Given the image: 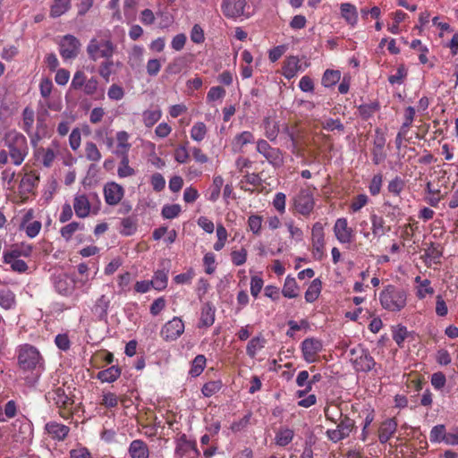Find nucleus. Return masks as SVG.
Instances as JSON below:
<instances>
[{"label": "nucleus", "mask_w": 458, "mask_h": 458, "mask_svg": "<svg viewBox=\"0 0 458 458\" xmlns=\"http://www.w3.org/2000/svg\"><path fill=\"white\" fill-rule=\"evenodd\" d=\"M86 80L87 77L84 72L77 71L73 75V78L70 85V89L75 90L81 89L85 84Z\"/></svg>", "instance_id": "nucleus-56"}, {"label": "nucleus", "mask_w": 458, "mask_h": 458, "mask_svg": "<svg viewBox=\"0 0 458 458\" xmlns=\"http://www.w3.org/2000/svg\"><path fill=\"white\" fill-rule=\"evenodd\" d=\"M124 195L123 188L116 182H107L104 186V196L106 204L115 206L121 202Z\"/></svg>", "instance_id": "nucleus-11"}, {"label": "nucleus", "mask_w": 458, "mask_h": 458, "mask_svg": "<svg viewBox=\"0 0 458 458\" xmlns=\"http://www.w3.org/2000/svg\"><path fill=\"white\" fill-rule=\"evenodd\" d=\"M324 244L323 226L320 223H316L312 227V245L314 251L322 255Z\"/></svg>", "instance_id": "nucleus-23"}, {"label": "nucleus", "mask_w": 458, "mask_h": 458, "mask_svg": "<svg viewBox=\"0 0 458 458\" xmlns=\"http://www.w3.org/2000/svg\"><path fill=\"white\" fill-rule=\"evenodd\" d=\"M183 332L184 324L182 320L178 317H174L163 326L160 335L165 341L171 342L175 341Z\"/></svg>", "instance_id": "nucleus-6"}, {"label": "nucleus", "mask_w": 458, "mask_h": 458, "mask_svg": "<svg viewBox=\"0 0 458 458\" xmlns=\"http://www.w3.org/2000/svg\"><path fill=\"white\" fill-rule=\"evenodd\" d=\"M122 228L120 233L123 235L129 236L133 234L137 230V219L133 216H128L122 220Z\"/></svg>", "instance_id": "nucleus-37"}, {"label": "nucleus", "mask_w": 458, "mask_h": 458, "mask_svg": "<svg viewBox=\"0 0 458 458\" xmlns=\"http://www.w3.org/2000/svg\"><path fill=\"white\" fill-rule=\"evenodd\" d=\"M445 427L443 424L434 426L429 434V439L432 443L444 442L445 437Z\"/></svg>", "instance_id": "nucleus-43"}, {"label": "nucleus", "mask_w": 458, "mask_h": 458, "mask_svg": "<svg viewBox=\"0 0 458 458\" xmlns=\"http://www.w3.org/2000/svg\"><path fill=\"white\" fill-rule=\"evenodd\" d=\"M298 285L295 278L287 276L284 280L282 293L284 297L293 299L298 296L297 293Z\"/></svg>", "instance_id": "nucleus-32"}, {"label": "nucleus", "mask_w": 458, "mask_h": 458, "mask_svg": "<svg viewBox=\"0 0 458 458\" xmlns=\"http://www.w3.org/2000/svg\"><path fill=\"white\" fill-rule=\"evenodd\" d=\"M322 283L318 278L314 279L305 293V300L307 302H314L321 293Z\"/></svg>", "instance_id": "nucleus-28"}, {"label": "nucleus", "mask_w": 458, "mask_h": 458, "mask_svg": "<svg viewBox=\"0 0 458 458\" xmlns=\"http://www.w3.org/2000/svg\"><path fill=\"white\" fill-rule=\"evenodd\" d=\"M216 308L211 302H206L201 308L199 327H209L215 322Z\"/></svg>", "instance_id": "nucleus-20"}, {"label": "nucleus", "mask_w": 458, "mask_h": 458, "mask_svg": "<svg viewBox=\"0 0 458 458\" xmlns=\"http://www.w3.org/2000/svg\"><path fill=\"white\" fill-rule=\"evenodd\" d=\"M404 186V181L401 177L395 176L393 180L389 182L387 185V190L390 193L394 194V196H399L400 193L403 191Z\"/></svg>", "instance_id": "nucleus-50"}, {"label": "nucleus", "mask_w": 458, "mask_h": 458, "mask_svg": "<svg viewBox=\"0 0 458 458\" xmlns=\"http://www.w3.org/2000/svg\"><path fill=\"white\" fill-rule=\"evenodd\" d=\"M407 76V70L405 69L404 65H400L397 69V72L395 74L389 76L388 81L394 85V84H402L403 82V79Z\"/></svg>", "instance_id": "nucleus-62"}, {"label": "nucleus", "mask_w": 458, "mask_h": 458, "mask_svg": "<svg viewBox=\"0 0 458 458\" xmlns=\"http://www.w3.org/2000/svg\"><path fill=\"white\" fill-rule=\"evenodd\" d=\"M81 46L76 37L71 34L65 35L59 43L60 55L64 60L74 59L80 53Z\"/></svg>", "instance_id": "nucleus-5"}, {"label": "nucleus", "mask_w": 458, "mask_h": 458, "mask_svg": "<svg viewBox=\"0 0 458 458\" xmlns=\"http://www.w3.org/2000/svg\"><path fill=\"white\" fill-rule=\"evenodd\" d=\"M83 225L79 222H72L61 228L60 233L66 241H70L77 230H82Z\"/></svg>", "instance_id": "nucleus-42"}, {"label": "nucleus", "mask_w": 458, "mask_h": 458, "mask_svg": "<svg viewBox=\"0 0 458 458\" xmlns=\"http://www.w3.org/2000/svg\"><path fill=\"white\" fill-rule=\"evenodd\" d=\"M442 249L439 244H435L431 242L429 246L425 250L424 258L426 264L428 263V259L433 261L435 264H438L439 259L442 257Z\"/></svg>", "instance_id": "nucleus-29"}, {"label": "nucleus", "mask_w": 458, "mask_h": 458, "mask_svg": "<svg viewBox=\"0 0 458 458\" xmlns=\"http://www.w3.org/2000/svg\"><path fill=\"white\" fill-rule=\"evenodd\" d=\"M32 246L30 244L21 243L14 244L10 250L4 252V261H10V259L20 257H30L32 253Z\"/></svg>", "instance_id": "nucleus-18"}, {"label": "nucleus", "mask_w": 458, "mask_h": 458, "mask_svg": "<svg viewBox=\"0 0 458 458\" xmlns=\"http://www.w3.org/2000/svg\"><path fill=\"white\" fill-rule=\"evenodd\" d=\"M75 282L65 274H60L54 277V285L60 294L69 295L74 289Z\"/></svg>", "instance_id": "nucleus-17"}, {"label": "nucleus", "mask_w": 458, "mask_h": 458, "mask_svg": "<svg viewBox=\"0 0 458 458\" xmlns=\"http://www.w3.org/2000/svg\"><path fill=\"white\" fill-rule=\"evenodd\" d=\"M206 362L207 359L204 355H197L191 361V367L189 371V374L193 377L199 376L206 367Z\"/></svg>", "instance_id": "nucleus-33"}, {"label": "nucleus", "mask_w": 458, "mask_h": 458, "mask_svg": "<svg viewBox=\"0 0 458 458\" xmlns=\"http://www.w3.org/2000/svg\"><path fill=\"white\" fill-rule=\"evenodd\" d=\"M397 423L394 419H388L385 420L378 430V439L381 443H386L393 434L395 432Z\"/></svg>", "instance_id": "nucleus-22"}, {"label": "nucleus", "mask_w": 458, "mask_h": 458, "mask_svg": "<svg viewBox=\"0 0 458 458\" xmlns=\"http://www.w3.org/2000/svg\"><path fill=\"white\" fill-rule=\"evenodd\" d=\"M224 184V179L222 176L217 175L213 178V183L211 186L210 195L208 199L215 202L217 200L220 195L221 188Z\"/></svg>", "instance_id": "nucleus-45"}, {"label": "nucleus", "mask_w": 458, "mask_h": 458, "mask_svg": "<svg viewBox=\"0 0 458 458\" xmlns=\"http://www.w3.org/2000/svg\"><path fill=\"white\" fill-rule=\"evenodd\" d=\"M248 225L250 230L256 235H259L262 226V216L259 215H251L248 218Z\"/></svg>", "instance_id": "nucleus-55"}, {"label": "nucleus", "mask_w": 458, "mask_h": 458, "mask_svg": "<svg viewBox=\"0 0 458 458\" xmlns=\"http://www.w3.org/2000/svg\"><path fill=\"white\" fill-rule=\"evenodd\" d=\"M264 128L266 131V136L270 140H275L279 132V125L275 120L266 118L264 120Z\"/></svg>", "instance_id": "nucleus-41"}, {"label": "nucleus", "mask_w": 458, "mask_h": 458, "mask_svg": "<svg viewBox=\"0 0 458 458\" xmlns=\"http://www.w3.org/2000/svg\"><path fill=\"white\" fill-rule=\"evenodd\" d=\"M75 215L80 218L87 217L91 210L89 198L86 194H77L73 199Z\"/></svg>", "instance_id": "nucleus-16"}, {"label": "nucleus", "mask_w": 458, "mask_h": 458, "mask_svg": "<svg viewBox=\"0 0 458 458\" xmlns=\"http://www.w3.org/2000/svg\"><path fill=\"white\" fill-rule=\"evenodd\" d=\"M314 199L310 190H301L294 198V207L297 212L308 216L314 208Z\"/></svg>", "instance_id": "nucleus-10"}, {"label": "nucleus", "mask_w": 458, "mask_h": 458, "mask_svg": "<svg viewBox=\"0 0 458 458\" xmlns=\"http://www.w3.org/2000/svg\"><path fill=\"white\" fill-rule=\"evenodd\" d=\"M265 339L259 335L253 337L247 344L246 352L250 358H254L257 352L264 347Z\"/></svg>", "instance_id": "nucleus-36"}, {"label": "nucleus", "mask_w": 458, "mask_h": 458, "mask_svg": "<svg viewBox=\"0 0 458 458\" xmlns=\"http://www.w3.org/2000/svg\"><path fill=\"white\" fill-rule=\"evenodd\" d=\"M167 280V272L164 270H157L150 282L153 288L161 291L166 287Z\"/></svg>", "instance_id": "nucleus-38"}, {"label": "nucleus", "mask_w": 458, "mask_h": 458, "mask_svg": "<svg viewBox=\"0 0 458 458\" xmlns=\"http://www.w3.org/2000/svg\"><path fill=\"white\" fill-rule=\"evenodd\" d=\"M336 239L342 243H349L352 240V229L348 227L346 218H338L334 226Z\"/></svg>", "instance_id": "nucleus-15"}, {"label": "nucleus", "mask_w": 458, "mask_h": 458, "mask_svg": "<svg viewBox=\"0 0 458 458\" xmlns=\"http://www.w3.org/2000/svg\"><path fill=\"white\" fill-rule=\"evenodd\" d=\"M254 140V137L250 131H242L240 134H237L233 141V148L235 151H239L242 148L248 144L251 143Z\"/></svg>", "instance_id": "nucleus-34"}, {"label": "nucleus", "mask_w": 458, "mask_h": 458, "mask_svg": "<svg viewBox=\"0 0 458 458\" xmlns=\"http://www.w3.org/2000/svg\"><path fill=\"white\" fill-rule=\"evenodd\" d=\"M46 123L44 118L38 117L37 131L31 136L32 144L36 145L44 136H46Z\"/></svg>", "instance_id": "nucleus-54"}, {"label": "nucleus", "mask_w": 458, "mask_h": 458, "mask_svg": "<svg viewBox=\"0 0 458 458\" xmlns=\"http://www.w3.org/2000/svg\"><path fill=\"white\" fill-rule=\"evenodd\" d=\"M353 363L355 369L362 372H369L377 365L374 358L366 349L360 350V354L355 358Z\"/></svg>", "instance_id": "nucleus-14"}, {"label": "nucleus", "mask_w": 458, "mask_h": 458, "mask_svg": "<svg viewBox=\"0 0 458 458\" xmlns=\"http://www.w3.org/2000/svg\"><path fill=\"white\" fill-rule=\"evenodd\" d=\"M121 375V369L117 366H111L110 368L101 370L98 373V378L102 382L112 383L115 381Z\"/></svg>", "instance_id": "nucleus-26"}, {"label": "nucleus", "mask_w": 458, "mask_h": 458, "mask_svg": "<svg viewBox=\"0 0 458 458\" xmlns=\"http://www.w3.org/2000/svg\"><path fill=\"white\" fill-rule=\"evenodd\" d=\"M161 111L159 109L147 110L143 113V122L147 127L153 126L160 118Z\"/></svg>", "instance_id": "nucleus-48"}, {"label": "nucleus", "mask_w": 458, "mask_h": 458, "mask_svg": "<svg viewBox=\"0 0 458 458\" xmlns=\"http://www.w3.org/2000/svg\"><path fill=\"white\" fill-rule=\"evenodd\" d=\"M15 305V295L11 290L0 291V306L5 310H10Z\"/></svg>", "instance_id": "nucleus-40"}, {"label": "nucleus", "mask_w": 458, "mask_h": 458, "mask_svg": "<svg viewBox=\"0 0 458 458\" xmlns=\"http://www.w3.org/2000/svg\"><path fill=\"white\" fill-rule=\"evenodd\" d=\"M129 454L131 458H148V448L142 440H133L129 447Z\"/></svg>", "instance_id": "nucleus-24"}, {"label": "nucleus", "mask_w": 458, "mask_h": 458, "mask_svg": "<svg viewBox=\"0 0 458 458\" xmlns=\"http://www.w3.org/2000/svg\"><path fill=\"white\" fill-rule=\"evenodd\" d=\"M83 92L88 96H93L98 93V81L96 77H91L86 80L83 86Z\"/></svg>", "instance_id": "nucleus-59"}, {"label": "nucleus", "mask_w": 458, "mask_h": 458, "mask_svg": "<svg viewBox=\"0 0 458 458\" xmlns=\"http://www.w3.org/2000/svg\"><path fill=\"white\" fill-rule=\"evenodd\" d=\"M408 330L403 326H398V327L393 333V339L398 344L399 347H402L403 343L408 336Z\"/></svg>", "instance_id": "nucleus-63"}, {"label": "nucleus", "mask_w": 458, "mask_h": 458, "mask_svg": "<svg viewBox=\"0 0 458 458\" xmlns=\"http://www.w3.org/2000/svg\"><path fill=\"white\" fill-rule=\"evenodd\" d=\"M45 428L48 435L58 441L64 440L70 431L69 427L55 421L47 423Z\"/></svg>", "instance_id": "nucleus-19"}, {"label": "nucleus", "mask_w": 458, "mask_h": 458, "mask_svg": "<svg viewBox=\"0 0 458 458\" xmlns=\"http://www.w3.org/2000/svg\"><path fill=\"white\" fill-rule=\"evenodd\" d=\"M23 126L22 129L31 136V129L34 123V112L32 109L26 107L22 112Z\"/></svg>", "instance_id": "nucleus-52"}, {"label": "nucleus", "mask_w": 458, "mask_h": 458, "mask_svg": "<svg viewBox=\"0 0 458 458\" xmlns=\"http://www.w3.org/2000/svg\"><path fill=\"white\" fill-rule=\"evenodd\" d=\"M257 151L275 167L280 166L283 164V157L280 149L272 148L265 140H260L257 142Z\"/></svg>", "instance_id": "nucleus-8"}, {"label": "nucleus", "mask_w": 458, "mask_h": 458, "mask_svg": "<svg viewBox=\"0 0 458 458\" xmlns=\"http://www.w3.org/2000/svg\"><path fill=\"white\" fill-rule=\"evenodd\" d=\"M246 0H223L222 11L228 18H237L244 14Z\"/></svg>", "instance_id": "nucleus-13"}, {"label": "nucleus", "mask_w": 458, "mask_h": 458, "mask_svg": "<svg viewBox=\"0 0 458 458\" xmlns=\"http://www.w3.org/2000/svg\"><path fill=\"white\" fill-rule=\"evenodd\" d=\"M341 79V72L337 70H327L322 77L321 83L329 88L335 85Z\"/></svg>", "instance_id": "nucleus-35"}, {"label": "nucleus", "mask_w": 458, "mask_h": 458, "mask_svg": "<svg viewBox=\"0 0 458 458\" xmlns=\"http://www.w3.org/2000/svg\"><path fill=\"white\" fill-rule=\"evenodd\" d=\"M115 50V46L110 39L96 38L90 39L87 46V53L92 61L99 58L112 57Z\"/></svg>", "instance_id": "nucleus-4"}, {"label": "nucleus", "mask_w": 458, "mask_h": 458, "mask_svg": "<svg viewBox=\"0 0 458 458\" xmlns=\"http://www.w3.org/2000/svg\"><path fill=\"white\" fill-rule=\"evenodd\" d=\"M100 404L106 408H114L118 404V397L115 394L111 392L104 393Z\"/></svg>", "instance_id": "nucleus-60"}, {"label": "nucleus", "mask_w": 458, "mask_h": 458, "mask_svg": "<svg viewBox=\"0 0 458 458\" xmlns=\"http://www.w3.org/2000/svg\"><path fill=\"white\" fill-rule=\"evenodd\" d=\"M322 127L324 130L329 131H332L334 130H337L339 131H344V126L339 119L329 118L323 123Z\"/></svg>", "instance_id": "nucleus-64"}, {"label": "nucleus", "mask_w": 458, "mask_h": 458, "mask_svg": "<svg viewBox=\"0 0 458 458\" xmlns=\"http://www.w3.org/2000/svg\"><path fill=\"white\" fill-rule=\"evenodd\" d=\"M370 221H371V225H372V227H371L372 233L375 236L380 237V236L384 235L386 233V232L390 230V227L386 229L385 220L382 216H379L376 214H372L370 216Z\"/></svg>", "instance_id": "nucleus-30"}, {"label": "nucleus", "mask_w": 458, "mask_h": 458, "mask_svg": "<svg viewBox=\"0 0 458 458\" xmlns=\"http://www.w3.org/2000/svg\"><path fill=\"white\" fill-rule=\"evenodd\" d=\"M382 182L383 175L381 174H377L372 177L370 184L369 186V193L372 196H377V194H379L381 191Z\"/></svg>", "instance_id": "nucleus-58"}, {"label": "nucleus", "mask_w": 458, "mask_h": 458, "mask_svg": "<svg viewBox=\"0 0 458 458\" xmlns=\"http://www.w3.org/2000/svg\"><path fill=\"white\" fill-rule=\"evenodd\" d=\"M303 359L312 363L316 361L317 355L322 351V342L317 338L310 337L302 341L301 346Z\"/></svg>", "instance_id": "nucleus-9"}, {"label": "nucleus", "mask_w": 458, "mask_h": 458, "mask_svg": "<svg viewBox=\"0 0 458 458\" xmlns=\"http://www.w3.org/2000/svg\"><path fill=\"white\" fill-rule=\"evenodd\" d=\"M129 158H123V160L120 161L117 169V174L119 177L125 178L135 174V170L129 165Z\"/></svg>", "instance_id": "nucleus-53"}, {"label": "nucleus", "mask_w": 458, "mask_h": 458, "mask_svg": "<svg viewBox=\"0 0 458 458\" xmlns=\"http://www.w3.org/2000/svg\"><path fill=\"white\" fill-rule=\"evenodd\" d=\"M18 366L23 371H35L34 377L28 379L35 383L43 370V359L38 349L30 344H23L18 350Z\"/></svg>", "instance_id": "nucleus-1"}, {"label": "nucleus", "mask_w": 458, "mask_h": 458, "mask_svg": "<svg viewBox=\"0 0 458 458\" xmlns=\"http://www.w3.org/2000/svg\"><path fill=\"white\" fill-rule=\"evenodd\" d=\"M5 142L9 148L10 157L13 164L16 165H21L27 154L26 138L21 133L13 131L6 135Z\"/></svg>", "instance_id": "nucleus-3"}, {"label": "nucleus", "mask_w": 458, "mask_h": 458, "mask_svg": "<svg viewBox=\"0 0 458 458\" xmlns=\"http://www.w3.org/2000/svg\"><path fill=\"white\" fill-rule=\"evenodd\" d=\"M47 400L51 403L53 402L58 408L67 410L69 409L73 401L65 394V391L62 387H57L46 394Z\"/></svg>", "instance_id": "nucleus-12"}, {"label": "nucleus", "mask_w": 458, "mask_h": 458, "mask_svg": "<svg viewBox=\"0 0 458 458\" xmlns=\"http://www.w3.org/2000/svg\"><path fill=\"white\" fill-rule=\"evenodd\" d=\"M225 96V89L220 86L210 88L207 95V99L209 102H213L218 99H222Z\"/></svg>", "instance_id": "nucleus-61"}, {"label": "nucleus", "mask_w": 458, "mask_h": 458, "mask_svg": "<svg viewBox=\"0 0 458 458\" xmlns=\"http://www.w3.org/2000/svg\"><path fill=\"white\" fill-rule=\"evenodd\" d=\"M110 300L104 294L96 301L92 312L98 320H106Z\"/></svg>", "instance_id": "nucleus-21"}, {"label": "nucleus", "mask_w": 458, "mask_h": 458, "mask_svg": "<svg viewBox=\"0 0 458 458\" xmlns=\"http://www.w3.org/2000/svg\"><path fill=\"white\" fill-rule=\"evenodd\" d=\"M181 212V207L178 204L165 205L162 208V216L166 219L176 217Z\"/></svg>", "instance_id": "nucleus-57"}, {"label": "nucleus", "mask_w": 458, "mask_h": 458, "mask_svg": "<svg viewBox=\"0 0 458 458\" xmlns=\"http://www.w3.org/2000/svg\"><path fill=\"white\" fill-rule=\"evenodd\" d=\"M353 428L354 421L348 416H344L337 424L336 428L327 431V436L331 441L336 443L349 437Z\"/></svg>", "instance_id": "nucleus-7"}, {"label": "nucleus", "mask_w": 458, "mask_h": 458, "mask_svg": "<svg viewBox=\"0 0 458 458\" xmlns=\"http://www.w3.org/2000/svg\"><path fill=\"white\" fill-rule=\"evenodd\" d=\"M294 433L290 428L280 429L276 435V444L279 446H285L292 442Z\"/></svg>", "instance_id": "nucleus-39"}, {"label": "nucleus", "mask_w": 458, "mask_h": 458, "mask_svg": "<svg viewBox=\"0 0 458 458\" xmlns=\"http://www.w3.org/2000/svg\"><path fill=\"white\" fill-rule=\"evenodd\" d=\"M71 6V0H55L50 10V15L57 18L65 13Z\"/></svg>", "instance_id": "nucleus-31"}, {"label": "nucleus", "mask_w": 458, "mask_h": 458, "mask_svg": "<svg viewBox=\"0 0 458 458\" xmlns=\"http://www.w3.org/2000/svg\"><path fill=\"white\" fill-rule=\"evenodd\" d=\"M38 181V177L34 174H25L20 183V189L23 192H30Z\"/></svg>", "instance_id": "nucleus-44"}, {"label": "nucleus", "mask_w": 458, "mask_h": 458, "mask_svg": "<svg viewBox=\"0 0 458 458\" xmlns=\"http://www.w3.org/2000/svg\"><path fill=\"white\" fill-rule=\"evenodd\" d=\"M86 157L94 162H98L101 159L102 156L98 150L97 145L93 142H87L85 146Z\"/></svg>", "instance_id": "nucleus-51"}, {"label": "nucleus", "mask_w": 458, "mask_h": 458, "mask_svg": "<svg viewBox=\"0 0 458 458\" xmlns=\"http://www.w3.org/2000/svg\"><path fill=\"white\" fill-rule=\"evenodd\" d=\"M378 108H379V106L377 103L371 102L369 104L360 105L358 107V110H359L360 115L363 119H369L378 110Z\"/></svg>", "instance_id": "nucleus-46"}, {"label": "nucleus", "mask_w": 458, "mask_h": 458, "mask_svg": "<svg viewBox=\"0 0 458 458\" xmlns=\"http://www.w3.org/2000/svg\"><path fill=\"white\" fill-rule=\"evenodd\" d=\"M341 13L342 16L346 20V21L352 25H354L358 21V14L356 7L349 3H344L341 4Z\"/></svg>", "instance_id": "nucleus-27"}, {"label": "nucleus", "mask_w": 458, "mask_h": 458, "mask_svg": "<svg viewBox=\"0 0 458 458\" xmlns=\"http://www.w3.org/2000/svg\"><path fill=\"white\" fill-rule=\"evenodd\" d=\"M407 293L403 288L387 285L379 295L382 307L390 311H400L406 305Z\"/></svg>", "instance_id": "nucleus-2"}, {"label": "nucleus", "mask_w": 458, "mask_h": 458, "mask_svg": "<svg viewBox=\"0 0 458 458\" xmlns=\"http://www.w3.org/2000/svg\"><path fill=\"white\" fill-rule=\"evenodd\" d=\"M207 134L206 124L202 122L196 123L191 130V137L196 141H201Z\"/></svg>", "instance_id": "nucleus-47"}, {"label": "nucleus", "mask_w": 458, "mask_h": 458, "mask_svg": "<svg viewBox=\"0 0 458 458\" xmlns=\"http://www.w3.org/2000/svg\"><path fill=\"white\" fill-rule=\"evenodd\" d=\"M222 387V382L220 380L207 382L201 388V392L204 396L210 397L217 393Z\"/></svg>", "instance_id": "nucleus-49"}, {"label": "nucleus", "mask_w": 458, "mask_h": 458, "mask_svg": "<svg viewBox=\"0 0 458 458\" xmlns=\"http://www.w3.org/2000/svg\"><path fill=\"white\" fill-rule=\"evenodd\" d=\"M300 70L299 59L297 56H289L284 62L283 67V75L286 79H292L296 76Z\"/></svg>", "instance_id": "nucleus-25"}]
</instances>
